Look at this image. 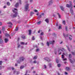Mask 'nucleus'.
Segmentation results:
<instances>
[{"label": "nucleus", "mask_w": 75, "mask_h": 75, "mask_svg": "<svg viewBox=\"0 0 75 75\" xmlns=\"http://www.w3.org/2000/svg\"><path fill=\"white\" fill-rule=\"evenodd\" d=\"M17 11H18V9L16 8H14L12 9V11L14 13H15V14H14L13 15V16H11L12 17H13V18H14V17H17Z\"/></svg>", "instance_id": "nucleus-1"}, {"label": "nucleus", "mask_w": 75, "mask_h": 75, "mask_svg": "<svg viewBox=\"0 0 75 75\" xmlns=\"http://www.w3.org/2000/svg\"><path fill=\"white\" fill-rule=\"evenodd\" d=\"M69 59L70 61L71 62V63L72 64H73V63H74V61H72L71 60V58H72V54H70L69 55Z\"/></svg>", "instance_id": "nucleus-2"}, {"label": "nucleus", "mask_w": 75, "mask_h": 75, "mask_svg": "<svg viewBox=\"0 0 75 75\" xmlns=\"http://www.w3.org/2000/svg\"><path fill=\"white\" fill-rule=\"evenodd\" d=\"M20 61H17V62L18 64H19L22 61H24V57H21L20 58Z\"/></svg>", "instance_id": "nucleus-3"}, {"label": "nucleus", "mask_w": 75, "mask_h": 75, "mask_svg": "<svg viewBox=\"0 0 75 75\" xmlns=\"http://www.w3.org/2000/svg\"><path fill=\"white\" fill-rule=\"evenodd\" d=\"M65 51V49L64 48H62L60 49V50H59L58 51V53L59 54V55H61V51Z\"/></svg>", "instance_id": "nucleus-4"}, {"label": "nucleus", "mask_w": 75, "mask_h": 75, "mask_svg": "<svg viewBox=\"0 0 75 75\" xmlns=\"http://www.w3.org/2000/svg\"><path fill=\"white\" fill-rule=\"evenodd\" d=\"M28 6H29V4H27L25 5V11H27L28 9V8H29Z\"/></svg>", "instance_id": "nucleus-5"}, {"label": "nucleus", "mask_w": 75, "mask_h": 75, "mask_svg": "<svg viewBox=\"0 0 75 75\" xmlns=\"http://www.w3.org/2000/svg\"><path fill=\"white\" fill-rule=\"evenodd\" d=\"M66 7H68L69 8H70V7L72 8V5L67 4L66 5Z\"/></svg>", "instance_id": "nucleus-6"}, {"label": "nucleus", "mask_w": 75, "mask_h": 75, "mask_svg": "<svg viewBox=\"0 0 75 75\" xmlns=\"http://www.w3.org/2000/svg\"><path fill=\"white\" fill-rule=\"evenodd\" d=\"M64 58H65V57L64 56V54H62V59H63V60L64 61L67 59V58L64 59Z\"/></svg>", "instance_id": "nucleus-7"}, {"label": "nucleus", "mask_w": 75, "mask_h": 75, "mask_svg": "<svg viewBox=\"0 0 75 75\" xmlns=\"http://www.w3.org/2000/svg\"><path fill=\"white\" fill-rule=\"evenodd\" d=\"M45 59L46 60V61H48V62H50V59L48 57H45Z\"/></svg>", "instance_id": "nucleus-8"}, {"label": "nucleus", "mask_w": 75, "mask_h": 75, "mask_svg": "<svg viewBox=\"0 0 75 75\" xmlns=\"http://www.w3.org/2000/svg\"><path fill=\"white\" fill-rule=\"evenodd\" d=\"M54 42H55V41L52 40L50 42V44H54Z\"/></svg>", "instance_id": "nucleus-9"}, {"label": "nucleus", "mask_w": 75, "mask_h": 75, "mask_svg": "<svg viewBox=\"0 0 75 75\" xmlns=\"http://www.w3.org/2000/svg\"><path fill=\"white\" fill-rule=\"evenodd\" d=\"M70 11L71 12V14L72 15H74V12H73V10H72V8H71L70 9Z\"/></svg>", "instance_id": "nucleus-10"}, {"label": "nucleus", "mask_w": 75, "mask_h": 75, "mask_svg": "<svg viewBox=\"0 0 75 75\" xmlns=\"http://www.w3.org/2000/svg\"><path fill=\"white\" fill-rule=\"evenodd\" d=\"M45 21L47 23H48V22H49V19L48 18H46L45 20Z\"/></svg>", "instance_id": "nucleus-11"}, {"label": "nucleus", "mask_w": 75, "mask_h": 75, "mask_svg": "<svg viewBox=\"0 0 75 75\" xmlns=\"http://www.w3.org/2000/svg\"><path fill=\"white\" fill-rule=\"evenodd\" d=\"M60 8L62 11H64V8L63 6H60Z\"/></svg>", "instance_id": "nucleus-12"}, {"label": "nucleus", "mask_w": 75, "mask_h": 75, "mask_svg": "<svg viewBox=\"0 0 75 75\" xmlns=\"http://www.w3.org/2000/svg\"><path fill=\"white\" fill-rule=\"evenodd\" d=\"M52 4V1H50L49 3V5H51Z\"/></svg>", "instance_id": "nucleus-13"}, {"label": "nucleus", "mask_w": 75, "mask_h": 75, "mask_svg": "<svg viewBox=\"0 0 75 75\" xmlns=\"http://www.w3.org/2000/svg\"><path fill=\"white\" fill-rule=\"evenodd\" d=\"M8 39L5 38V42L6 43H7V41H8Z\"/></svg>", "instance_id": "nucleus-14"}, {"label": "nucleus", "mask_w": 75, "mask_h": 75, "mask_svg": "<svg viewBox=\"0 0 75 75\" xmlns=\"http://www.w3.org/2000/svg\"><path fill=\"white\" fill-rule=\"evenodd\" d=\"M21 37L23 39H25V36L24 35H23Z\"/></svg>", "instance_id": "nucleus-15"}, {"label": "nucleus", "mask_w": 75, "mask_h": 75, "mask_svg": "<svg viewBox=\"0 0 75 75\" xmlns=\"http://www.w3.org/2000/svg\"><path fill=\"white\" fill-rule=\"evenodd\" d=\"M18 2L16 3V4L15 5V7H18Z\"/></svg>", "instance_id": "nucleus-16"}, {"label": "nucleus", "mask_w": 75, "mask_h": 75, "mask_svg": "<svg viewBox=\"0 0 75 75\" xmlns=\"http://www.w3.org/2000/svg\"><path fill=\"white\" fill-rule=\"evenodd\" d=\"M3 42V41L2 39H0V44H2Z\"/></svg>", "instance_id": "nucleus-17"}, {"label": "nucleus", "mask_w": 75, "mask_h": 75, "mask_svg": "<svg viewBox=\"0 0 75 75\" xmlns=\"http://www.w3.org/2000/svg\"><path fill=\"white\" fill-rule=\"evenodd\" d=\"M37 56H35L33 58V59H36L37 58Z\"/></svg>", "instance_id": "nucleus-18"}, {"label": "nucleus", "mask_w": 75, "mask_h": 75, "mask_svg": "<svg viewBox=\"0 0 75 75\" xmlns=\"http://www.w3.org/2000/svg\"><path fill=\"white\" fill-rule=\"evenodd\" d=\"M72 36L71 35H69V38L70 40H72Z\"/></svg>", "instance_id": "nucleus-19"}, {"label": "nucleus", "mask_w": 75, "mask_h": 75, "mask_svg": "<svg viewBox=\"0 0 75 75\" xmlns=\"http://www.w3.org/2000/svg\"><path fill=\"white\" fill-rule=\"evenodd\" d=\"M29 35H31V30H29Z\"/></svg>", "instance_id": "nucleus-20"}, {"label": "nucleus", "mask_w": 75, "mask_h": 75, "mask_svg": "<svg viewBox=\"0 0 75 75\" xmlns=\"http://www.w3.org/2000/svg\"><path fill=\"white\" fill-rule=\"evenodd\" d=\"M41 21H39L37 23V24L38 25H40L41 24Z\"/></svg>", "instance_id": "nucleus-21"}, {"label": "nucleus", "mask_w": 75, "mask_h": 75, "mask_svg": "<svg viewBox=\"0 0 75 75\" xmlns=\"http://www.w3.org/2000/svg\"><path fill=\"white\" fill-rule=\"evenodd\" d=\"M66 69L67 70V71H69V68L67 67H66Z\"/></svg>", "instance_id": "nucleus-22"}, {"label": "nucleus", "mask_w": 75, "mask_h": 75, "mask_svg": "<svg viewBox=\"0 0 75 75\" xmlns=\"http://www.w3.org/2000/svg\"><path fill=\"white\" fill-rule=\"evenodd\" d=\"M7 24H10V25H13V24H12V23L11 22H9Z\"/></svg>", "instance_id": "nucleus-23"}, {"label": "nucleus", "mask_w": 75, "mask_h": 75, "mask_svg": "<svg viewBox=\"0 0 75 75\" xmlns=\"http://www.w3.org/2000/svg\"><path fill=\"white\" fill-rule=\"evenodd\" d=\"M57 14L58 15V16L59 18H61V15H60V14H59V13H57Z\"/></svg>", "instance_id": "nucleus-24"}, {"label": "nucleus", "mask_w": 75, "mask_h": 75, "mask_svg": "<svg viewBox=\"0 0 75 75\" xmlns=\"http://www.w3.org/2000/svg\"><path fill=\"white\" fill-rule=\"evenodd\" d=\"M42 17V16L41 15H40L38 17V19H39L40 18H41Z\"/></svg>", "instance_id": "nucleus-25"}, {"label": "nucleus", "mask_w": 75, "mask_h": 75, "mask_svg": "<svg viewBox=\"0 0 75 75\" xmlns=\"http://www.w3.org/2000/svg\"><path fill=\"white\" fill-rule=\"evenodd\" d=\"M62 25H59V29H61Z\"/></svg>", "instance_id": "nucleus-26"}, {"label": "nucleus", "mask_w": 75, "mask_h": 75, "mask_svg": "<svg viewBox=\"0 0 75 75\" xmlns=\"http://www.w3.org/2000/svg\"><path fill=\"white\" fill-rule=\"evenodd\" d=\"M71 54L73 55H75V52H71Z\"/></svg>", "instance_id": "nucleus-27"}, {"label": "nucleus", "mask_w": 75, "mask_h": 75, "mask_svg": "<svg viewBox=\"0 0 75 75\" xmlns=\"http://www.w3.org/2000/svg\"><path fill=\"white\" fill-rule=\"evenodd\" d=\"M7 6H10V3H9V2H7Z\"/></svg>", "instance_id": "nucleus-28"}, {"label": "nucleus", "mask_w": 75, "mask_h": 75, "mask_svg": "<svg viewBox=\"0 0 75 75\" xmlns=\"http://www.w3.org/2000/svg\"><path fill=\"white\" fill-rule=\"evenodd\" d=\"M48 65H49V67L50 68L52 67V66H51V63H49L48 64Z\"/></svg>", "instance_id": "nucleus-29"}, {"label": "nucleus", "mask_w": 75, "mask_h": 75, "mask_svg": "<svg viewBox=\"0 0 75 75\" xmlns=\"http://www.w3.org/2000/svg\"><path fill=\"white\" fill-rule=\"evenodd\" d=\"M5 35L6 36V37H9V35L8 34H5Z\"/></svg>", "instance_id": "nucleus-30"}, {"label": "nucleus", "mask_w": 75, "mask_h": 75, "mask_svg": "<svg viewBox=\"0 0 75 75\" xmlns=\"http://www.w3.org/2000/svg\"><path fill=\"white\" fill-rule=\"evenodd\" d=\"M24 68V66H22L21 67L20 69H23V68Z\"/></svg>", "instance_id": "nucleus-31"}, {"label": "nucleus", "mask_w": 75, "mask_h": 75, "mask_svg": "<svg viewBox=\"0 0 75 75\" xmlns=\"http://www.w3.org/2000/svg\"><path fill=\"white\" fill-rule=\"evenodd\" d=\"M67 49L69 51H71V50H70V49H69V47L68 46H67Z\"/></svg>", "instance_id": "nucleus-32"}, {"label": "nucleus", "mask_w": 75, "mask_h": 75, "mask_svg": "<svg viewBox=\"0 0 75 75\" xmlns=\"http://www.w3.org/2000/svg\"><path fill=\"white\" fill-rule=\"evenodd\" d=\"M34 14V12H31L30 13V16H32V15H33V14Z\"/></svg>", "instance_id": "nucleus-33"}, {"label": "nucleus", "mask_w": 75, "mask_h": 75, "mask_svg": "<svg viewBox=\"0 0 75 75\" xmlns=\"http://www.w3.org/2000/svg\"><path fill=\"white\" fill-rule=\"evenodd\" d=\"M18 30V27H16V29H15V31H17Z\"/></svg>", "instance_id": "nucleus-34"}, {"label": "nucleus", "mask_w": 75, "mask_h": 75, "mask_svg": "<svg viewBox=\"0 0 75 75\" xmlns=\"http://www.w3.org/2000/svg\"><path fill=\"white\" fill-rule=\"evenodd\" d=\"M47 46H49V45H50V43H49V42H47Z\"/></svg>", "instance_id": "nucleus-35"}, {"label": "nucleus", "mask_w": 75, "mask_h": 75, "mask_svg": "<svg viewBox=\"0 0 75 75\" xmlns=\"http://www.w3.org/2000/svg\"><path fill=\"white\" fill-rule=\"evenodd\" d=\"M21 45H24L25 44V43L24 42H21Z\"/></svg>", "instance_id": "nucleus-36"}, {"label": "nucleus", "mask_w": 75, "mask_h": 75, "mask_svg": "<svg viewBox=\"0 0 75 75\" xmlns=\"http://www.w3.org/2000/svg\"><path fill=\"white\" fill-rule=\"evenodd\" d=\"M8 25V26L9 27H10V28H11L12 27V26L11 25Z\"/></svg>", "instance_id": "nucleus-37"}, {"label": "nucleus", "mask_w": 75, "mask_h": 75, "mask_svg": "<svg viewBox=\"0 0 75 75\" xmlns=\"http://www.w3.org/2000/svg\"><path fill=\"white\" fill-rule=\"evenodd\" d=\"M34 64H37V61L36 60H35L33 62Z\"/></svg>", "instance_id": "nucleus-38"}, {"label": "nucleus", "mask_w": 75, "mask_h": 75, "mask_svg": "<svg viewBox=\"0 0 75 75\" xmlns=\"http://www.w3.org/2000/svg\"><path fill=\"white\" fill-rule=\"evenodd\" d=\"M44 35V33L43 32H42L40 34L41 35Z\"/></svg>", "instance_id": "nucleus-39"}, {"label": "nucleus", "mask_w": 75, "mask_h": 75, "mask_svg": "<svg viewBox=\"0 0 75 75\" xmlns=\"http://www.w3.org/2000/svg\"><path fill=\"white\" fill-rule=\"evenodd\" d=\"M57 67H61V65L60 64H57Z\"/></svg>", "instance_id": "nucleus-40"}, {"label": "nucleus", "mask_w": 75, "mask_h": 75, "mask_svg": "<svg viewBox=\"0 0 75 75\" xmlns=\"http://www.w3.org/2000/svg\"><path fill=\"white\" fill-rule=\"evenodd\" d=\"M67 26H66L65 28V29L66 30V31H67Z\"/></svg>", "instance_id": "nucleus-41"}, {"label": "nucleus", "mask_w": 75, "mask_h": 75, "mask_svg": "<svg viewBox=\"0 0 75 75\" xmlns=\"http://www.w3.org/2000/svg\"><path fill=\"white\" fill-rule=\"evenodd\" d=\"M63 23L64 24H65V21H63Z\"/></svg>", "instance_id": "nucleus-42"}, {"label": "nucleus", "mask_w": 75, "mask_h": 75, "mask_svg": "<svg viewBox=\"0 0 75 75\" xmlns=\"http://www.w3.org/2000/svg\"><path fill=\"white\" fill-rule=\"evenodd\" d=\"M32 40H35V38H34V36L32 37Z\"/></svg>", "instance_id": "nucleus-43"}, {"label": "nucleus", "mask_w": 75, "mask_h": 75, "mask_svg": "<svg viewBox=\"0 0 75 75\" xmlns=\"http://www.w3.org/2000/svg\"><path fill=\"white\" fill-rule=\"evenodd\" d=\"M20 74V72H19V71H17L16 72L17 75H18V74Z\"/></svg>", "instance_id": "nucleus-44"}, {"label": "nucleus", "mask_w": 75, "mask_h": 75, "mask_svg": "<svg viewBox=\"0 0 75 75\" xmlns=\"http://www.w3.org/2000/svg\"><path fill=\"white\" fill-rule=\"evenodd\" d=\"M69 3L70 5H72V2H71V1H70Z\"/></svg>", "instance_id": "nucleus-45"}, {"label": "nucleus", "mask_w": 75, "mask_h": 75, "mask_svg": "<svg viewBox=\"0 0 75 75\" xmlns=\"http://www.w3.org/2000/svg\"><path fill=\"white\" fill-rule=\"evenodd\" d=\"M2 30H4V27L3 26L2 27Z\"/></svg>", "instance_id": "nucleus-46"}, {"label": "nucleus", "mask_w": 75, "mask_h": 75, "mask_svg": "<svg viewBox=\"0 0 75 75\" xmlns=\"http://www.w3.org/2000/svg\"><path fill=\"white\" fill-rule=\"evenodd\" d=\"M3 63V62H2V61H0V65H1V64Z\"/></svg>", "instance_id": "nucleus-47"}, {"label": "nucleus", "mask_w": 75, "mask_h": 75, "mask_svg": "<svg viewBox=\"0 0 75 75\" xmlns=\"http://www.w3.org/2000/svg\"><path fill=\"white\" fill-rule=\"evenodd\" d=\"M19 0V3L20 4H21V0Z\"/></svg>", "instance_id": "nucleus-48"}, {"label": "nucleus", "mask_w": 75, "mask_h": 75, "mask_svg": "<svg viewBox=\"0 0 75 75\" xmlns=\"http://www.w3.org/2000/svg\"><path fill=\"white\" fill-rule=\"evenodd\" d=\"M4 68V66H2V67L0 66V68L1 69L2 68Z\"/></svg>", "instance_id": "nucleus-49"}, {"label": "nucleus", "mask_w": 75, "mask_h": 75, "mask_svg": "<svg viewBox=\"0 0 75 75\" xmlns=\"http://www.w3.org/2000/svg\"><path fill=\"white\" fill-rule=\"evenodd\" d=\"M38 51H39V49H36V51L37 52Z\"/></svg>", "instance_id": "nucleus-50"}, {"label": "nucleus", "mask_w": 75, "mask_h": 75, "mask_svg": "<svg viewBox=\"0 0 75 75\" xmlns=\"http://www.w3.org/2000/svg\"><path fill=\"white\" fill-rule=\"evenodd\" d=\"M34 11L35 12V13H36L37 12V10H34Z\"/></svg>", "instance_id": "nucleus-51"}, {"label": "nucleus", "mask_w": 75, "mask_h": 75, "mask_svg": "<svg viewBox=\"0 0 75 75\" xmlns=\"http://www.w3.org/2000/svg\"><path fill=\"white\" fill-rule=\"evenodd\" d=\"M44 67H45V69L46 68H47V66L45 65H44Z\"/></svg>", "instance_id": "nucleus-52"}, {"label": "nucleus", "mask_w": 75, "mask_h": 75, "mask_svg": "<svg viewBox=\"0 0 75 75\" xmlns=\"http://www.w3.org/2000/svg\"><path fill=\"white\" fill-rule=\"evenodd\" d=\"M56 62H57V63H58L59 62V61L58 60H57Z\"/></svg>", "instance_id": "nucleus-53"}, {"label": "nucleus", "mask_w": 75, "mask_h": 75, "mask_svg": "<svg viewBox=\"0 0 75 75\" xmlns=\"http://www.w3.org/2000/svg\"><path fill=\"white\" fill-rule=\"evenodd\" d=\"M16 71H14L13 74H14L16 73Z\"/></svg>", "instance_id": "nucleus-54"}, {"label": "nucleus", "mask_w": 75, "mask_h": 75, "mask_svg": "<svg viewBox=\"0 0 75 75\" xmlns=\"http://www.w3.org/2000/svg\"><path fill=\"white\" fill-rule=\"evenodd\" d=\"M6 7H7L6 6H4V8H6Z\"/></svg>", "instance_id": "nucleus-55"}, {"label": "nucleus", "mask_w": 75, "mask_h": 75, "mask_svg": "<svg viewBox=\"0 0 75 75\" xmlns=\"http://www.w3.org/2000/svg\"><path fill=\"white\" fill-rule=\"evenodd\" d=\"M65 75H68V73L66 72H65Z\"/></svg>", "instance_id": "nucleus-56"}, {"label": "nucleus", "mask_w": 75, "mask_h": 75, "mask_svg": "<svg viewBox=\"0 0 75 75\" xmlns=\"http://www.w3.org/2000/svg\"><path fill=\"white\" fill-rule=\"evenodd\" d=\"M41 15H42V16H44V13H42L41 14Z\"/></svg>", "instance_id": "nucleus-57"}, {"label": "nucleus", "mask_w": 75, "mask_h": 75, "mask_svg": "<svg viewBox=\"0 0 75 75\" xmlns=\"http://www.w3.org/2000/svg\"><path fill=\"white\" fill-rule=\"evenodd\" d=\"M20 47V45H18V48H19V47Z\"/></svg>", "instance_id": "nucleus-58"}, {"label": "nucleus", "mask_w": 75, "mask_h": 75, "mask_svg": "<svg viewBox=\"0 0 75 75\" xmlns=\"http://www.w3.org/2000/svg\"><path fill=\"white\" fill-rule=\"evenodd\" d=\"M33 1V0H30V3H31V2H32V1Z\"/></svg>", "instance_id": "nucleus-59"}, {"label": "nucleus", "mask_w": 75, "mask_h": 75, "mask_svg": "<svg viewBox=\"0 0 75 75\" xmlns=\"http://www.w3.org/2000/svg\"><path fill=\"white\" fill-rule=\"evenodd\" d=\"M2 25V23L0 22V25Z\"/></svg>", "instance_id": "nucleus-60"}, {"label": "nucleus", "mask_w": 75, "mask_h": 75, "mask_svg": "<svg viewBox=\"0 0 75 75\" xmlns=\"http://www.w3.org/2000/svg\"><path fill=\"white\" fill-rule=\"evenodd\" d=\"M12 70H14V67H12Z\"/></svg>", "instance_id": "nucleus-61"}, {"label": "nucleus", "mask_w": 75, "mask_h": 75, "mask_svg": "<svg viewBox=\"0 0 75 75\" xmlns=\"http://www.w3.org/2000/svg\"><path fill=\"white\" fill-rule=\"evenodd\" d=\"M40 39L41 40H42V37H40Z\"/></svg>", "instance_id": "nucleus-62"}, {"label": "nucleus", "mask_w": 75, "mask_h": 75, "mask_svg": "<svg viewBox=\"0 0 75 75\" xmlns=\"http://www.w3.org/2000/svg\"><path fill=\"white\" fill-rule=\"evenodd\" d=\"M56 26H58V24L57 23L56 24Z\"/></svg>", "instance_id": "nucleus-63"}, {"label": "nucleus", "mask_w": 75, "mask_h": 75, "mask_svg": "<svg viewBox=\"0 0 75 75\" xmlns=\"http://www.w3.org/2000/svg\"><path fill=\"white\" fill-rule=\"evenodd\" d=\"M15 66L16 67H17V64H15Z\"/></svg>", "instance_id": "nucleus-64"}]
</instances>
